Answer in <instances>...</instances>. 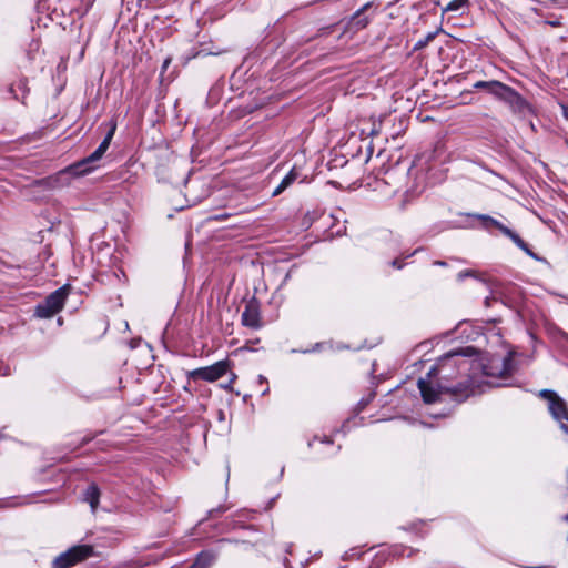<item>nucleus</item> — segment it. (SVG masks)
Listing matches in <instances>:
<instances>
[{
    "label": "nucleus",
    "mask_w": 568,
    "mask_h": 568,
    "mask_svg": "<svg viewBox=\"0 0 568 568\" xmlns=\"http://www.w3.org/2000/svg\"><path fill=\"white\" fill-rule=\"evenodd\" d=\"M457 355L460 353H448L438 365L430 368L427 378L418 379V388L426 404L439 402L443 396H449L460 403L474 394L473 383L468 378L453 386L447 384L449 376L442 374L446 366L456 365L453 358Z\"/></svg>",
    "instance_id": "nucleus-1"
},
{
    "label": "nucleus",
    "mask_w": 568,
    "mask_h": 568,
    "mask_svg": "<svg viewBox=\"0 0 568 568\" xmlns=\"http://www.w3.org/2000/svg\"><path fill=\"white\" fill-rule=\"evenodd\" d=\"M258 379H260V382H261V383H263V382H265V381H266V379H265V377H264V376H262V375H260V376H258Z\"/></svg>",
    "instance_id": "nucleus-25"
},
{
    "label": "nucleus",
    "mask_w": 568,
    "mask_h": 568,
    "mask_svg": "<svg viewBox=\"0 0 568 568\" xmlns=\"http://www.w3.org/2000/svg\"><path fill=\"white\" fill-rule=\"evenodd\" d=\"M191 568V567H190Z\"/></svg>",
    "instance_id": "nucleus-30"
},
{
    "label": "nucleus",
    "mask_w": 568,
    "mask_h": 568,
    "mask_svg": "<svg viewBox=\"0 0 568 568\" xmlns=\"http://www.w3.org/2000/svg\"><path fill=\"white\" fill-rule=\"evenodd\" d=\"M219 551L204 550L197 555L191 568H210L216 560Z\"/></svg>",
    "instance_id": "nucleus-11"
},
{
    "label": "nucleus",
    "mask_w": 568,
    "mask_h": 568,
    "mask_svg": "<svg viewBox=\"0 0 568 568\" xmlns=\"http://www.w3.org/2000/svg\"><path fill=\"white\" fill-rule=\"evenodd\" d=\"M509 362H510L509 358L503 359V369H501L503 373L507 371V365L509 364Z\"/></svg>",
    "instance_id": "nucleus-20"
},
{
    "label": "nucleus",
    "mask_w": 568,
    "mask_h": 568,
    "mask_svg": "<svg viewBox=\"0 0 568 568\" xmlns=\"http://www.w3.org/2000/svg\"><path fill=\"white\" fill-rule=\"evenodd\" d=\"M230 541L229 539H221L220 542H227Z\"/></svg>",
    "instance_id": "nucleus-28"
},
{
    "label": "nucleus",
    "mask_w": 568,
    "mask_h": 568,
    "mask_svg": "<svg viewBox=\"0 0 568 568\" xmlns=\"http://www.w3.org/2000/svg\"><path fill=\"white\" fill-rule=\"evenodd\" d=\"M468 276H473V272L471 271H462L457 274V280L458 281H463L464 278L468 277Z\"/></svg>",
    "instance_id": "nucleus-17"
},
{
    "label": "nucleus",
    "mask_w": 568,
    "mask_h": 568,
    "mask_svg": "<svg viewBox=\"0 0 568 568\" xmlns=\"http://www.w3.org/2000/svg\"><path fill=\"white\" fill-rule=\"evenodd\" d=\"M30 89L28 87V79L20 78L16 83L9 87V93L13 99L20 100L23 104H26V98L28 97Z\"/></svg>",
    "instance_id": "nucleus-10"
},
{
    "label": "nucleus",
    "mask_w": 568,
    "mask_h": 568,
    "mask_svg": "<svg viewBox=\"0 0 568 568\" xmlns=\"http://www.w3.org/2000/svg\"><path fill=\"white\" fill-rule=\"evenodd\" d=\"M89 440H91V438H83L82 444H85V443H88Z\"/></svg>",
    "instance_id": "nucleus-27"
},
{
    "label": "nucleus",
    "mask_w": 568,
    "mask_h": 568,
    "mask_svg": "<svg viewBox=\"0 0 568 568\" xmlns=\"http://www.w3.org/2000/svg\"><path fill=\"white\" fill-rule=\"evenodd\" d=\"M84 500L89 503L92 513H95L100 500V489L95 484L88 486L84 491Z\"/></svg>",
    "instance_id": "nucleus-12"
},
{
    "label": "nucleus",
    "mask_w": 568,
    "mask_h": 568,
    "mask_svg": "<svg viewBox=\"0 0 568 568\" xmlns=\"http://www.w3.org/2000/svg\"><path fill=\"white\" fill-rule=\"evenodd\" d=\"M497 99L506 102L514 112L523 113L528 108L525 99L507 84L501 87Z\"/></svg>",
    "instance_id": "nucleus-8"
},
{
    "label": "nucleus",
    "mask_w": 568,
    "mask_h": 568,
    "mask_svg": "<svg viewBox=\"0 0 568 568\" xmlns=\"http://www.w3.org/2000/svg\"><path fill=\"white\" fill-rule=\"evenodd\" d=\"M467 365H468V363H467L466 361H463V362L458 365V367H465V366H467Z\"/></svg>",
    "instance_id": "nucleus-22"
},
{
    "label": "nucleus",
    "mask_w": 568,
    "mask_h": 568,
    "mask_svg": "<svg viewBox=\"0 0 568 568\" xmlns=\"http://www.w3.org/2000/svg\"><path fill=\"white\" fill-rule=\"evenodd\" d=\"M93 554V547L89 545L73 546L60 554L52 564V568H70L71 566L89 558Z\"/></svg>",
    "instance_id": "nucleus-5"
},
{
    "label": "nucleus",
    "mask_w": 568,
    "mask_h": 568,
    "mask_svg": "<svg viewBox=\"0 0 568 568\" xmlns=\"http://www.w3.org/2000/svg\"><path fill=\"white\" fill-rule=\"evenodd\" d=\"M539 396L548 400L551 416L560 424V428L568 434V408L565 400L550 389H542Z\"/></svg>",
    "instance_id": "nucleus-4"
},
{
    "label": "nucleus",
    "mask_w": 568,
    "mask_h": 568,
    "mask_svg": "<svg viewBox=\"0 0 568 568\" xmlns=\"http://www.w3.org/2000/svg\"><path fill=\"white\" fill-rule=\"evenodd\" d=\"M139 342H140V341H138V339H132V341H131V343H130L131 348H135V347H138Z\"/></svg>",
    "instance_id": "nucleus-21"
},
{
    "label": "nucleus",
    "mask_w": 568,
    "mask_h": 568,
    "mask_svg": "<svg viewBox=\"0 0 568 568\" xmlns=\"http://www.w3.org/2000/svg\"><path fill=\"white\" fill-rule=\"evenodd\" d=\"M70 286L64 285L52 292L42 303L36 306L34 315L40 318H50L59 313L69 295Z\"/></svg>",
    "instance_id": "nucleus-3"
},
{
    "label": "nucleus",
    "mask_w": 568,
    "mask_h": 568,
    "mask_svg": "<svg viewBox=\"0 0 568 568\" xmlns=\"http://www.w3.org/2000/svg\"><path fill=\"white\" fill-rule=\"evenodd\" d=\"M548 23H549L550 26H554V27L559 24V23H558V22H556V21H549Z\"/></svg>",
    "instance_id": "nucleus-24"
},
{
    "label": "nucleus",
    "mask_w": 568,
    "mask_h": 568,
    "mask_svg": "<svg viewBox=\"0 0 568 568\" xmlns=\"http://www.w3.org/2000/svg\"><path fill=\"white\" fill-rule=\"evenodd\" d=\"M435 264H436V265H439V266H444V265H446V264H445V262H442V261H436V262H435Z\"/></svg>",
    "instance_id": "nucleus-23"
},
{
    "label": "nucleus",
    "mask_w": 568,
    "mask_h": 568,
    "mask_svg": "<svg viewBox=\"0 0 568 568\" xmlns=\"http://www.w3.org/2000/svg\"><path fill=\"white\" fill-rule=\"evenodd\" d=\"M297 179V172L292 169L281 181V183L273 190L272 196H277L291 186Z\"/></svg>",
    "instance_id": "nucleus-13"
},
{
    "label": "nucleus",
    "mask_w": 568,
    "mask_h": 568,
    "mask_svg": "<svg viewBox=\"0 0 568 568\" xmlns=\"http://www.w3.org/2000/svg\"><path fill=\"white\" fill-rule=\"evenodd\" d=\"M242 324L253 329H258L262 326L260 303L255 297L246 303L242 313Z\"/></svg>",
    "instance_id": "nucleus-9"
},
{
    "label": "nucleus",
    "mask_w": 568,
    "mask_h": 568,
    "mask_svg": "<svg viewBox=\"0 0 568 568\" xmlns=\"http://www.w3.org/2000/svg\"><path fill=\"white\" fill-rule=\"evenodd\" d=\"M115 130H116V124L111 123L106 135L104 136L103 141L100 143L98 149L94 152H92L89 156L69 165L64 170H61L59 172V175L61 178L65 176V175L81 176V175L90 173L93 170L92 164L94 162L99 161L103 156V154L106 152V150L109 149Z\"/></svg>",
    "instance_id": "nucleus-2"
},
{
    "label": "nucleus",
    "mask_w": 568,
    "mask_h": 568,
    "mask_svg": "<svg viewBox=\"0 0 568 568\" xmlns=\"http://www.w3.org/2000/svg\"><path fill=\"white\" fill-rule=\"evenodd\" d=\"M437 32H429L425 36V38L423 39H419L415 45H414V50H422L424 49L429 42H432L435 37H436Z\"/></svg>",
    "instance_id": "nucleus-16"
},
{
    "label": "nucleus",
    "mask_w": 568,
    "mask_h": 568,
    "mask_svg": "<svg viewBox=\"0 0 568 568\" xmlns=\"http://www.w3.org/2000/svg\"><path fill=\"white\" fill-rule=\"evenodd\" d=\"M565 520H567V521H568V513H567V514H566V516H565Z\"/></svg>",
    "instance_id": "nucleus-29"
},
{
    "label": "nucleus",
    "mask_w": 568,
    "mask_h": 568,
    "mask_svg": "<svg viewBox=\"0 0 568 568\" xmlns=\"http://www.w3.org/2000/svg\"><path fill=\"white\" fill-rule=\"evenodd\" d=\"M231 367V363L227 359L219 361L213 365L200 367L186 373L189 379L197 381L202 379L205 382L213 383L224 376Z\"/></svg>",
    "instance_id": "nucleus-6"
},
{
    "label": "nucleus",
    "mask_w": 568,
    "mask_h": 568,
    "mask_svg": "<svg viewBox=\"0 0 568 568\" xmlns=\"http://www.w3.org/2000/svg\"><path fill=\"white\" fill-rule=\"evenodd\" d=\"M503 85H504L503 82L497 81V80H491V81H477L476 83H474L473 88L487 90L490 94H493L494 97L497 98Z\"/></svg>",
    "instance_id": "nucleus-14"
},
{
    "label": "nucleus",
    "mask_w": 568,
    "mask_h": 568,
    "mask_svg": "<svg viewBox=\"0 0 568 568\" xmlns=\"http://www.w3.org/2000/svg\"><path fill=\"white\" fill-rule=\"evenodd\" d=\"M478 220L483 222V226L486 230H491L493 227L499 230L505 236L509 237L520 250L526 252L528 255L534 256V253L529 248L528 244L514 231L509 227L495 220L494 217L485 214L475 215Z\"/></svg>",
    "instance_id": "nucleus-7"
},
{
    "label": "nucleus",
    "mask_w": 568,
    "mask_h": 568,
    "mask_svg": "<svg viewBox=\"0 0 568 568\" xmlns=\"http://www.w3.org/2000/svg\"><path fill=\"white\" fill-rule=\"evenodd\" d=\"M468 0H452L445 8V11H458L467 7Z\"/></svg>",
    "instance_id": "nucleus-15"
},
{
    "label": "nucleus",
    "mask_w": 568,
    "mask_h": 568,
    "mask_svg": "<svg viewBox=\"0 0 568 568\" xmlns=\"http://www.w3.org/2000/svg\"><path fill=\"white\" fill-rule=\"evenodd\" d=\"M562 115L566 120H568V105H561Z\"/></svg>",
    "instance_id": "nucleus-19"
},
{
    "label": "nucleus",
    "mask_w": 568,
    "mask_h": 568,
    "mask_svg": "<svg viewBox=\"0 0 568 568\" xmlns=\"http://www.w3.org/2000/svg\"><path fill=\"white\" fill-rule=\"evenodd\" d=\"M323 442L328 443V444H332V440H331V439H328V438H326V437L323 439Z\"/></svg>",
    "instance_id": "nucleus-26"
},
{
    "label": "nucleus",
    "mask_w": 568,
    "mask_h": 568,
    "mask_svg": "<svg viewBox=\"0 0 568 568\" xmlns=\"http://www.w3.org/2000/svg\"><path fill=\"white\" fill-rule=\"evenodd\" d=\"M392 266L395 267V268H398L400 270L403 267V264L399 262L398 258H395L390 262Z\"/></svg>",
    "instance_id": "nucleus-18"
}]
</instances>
